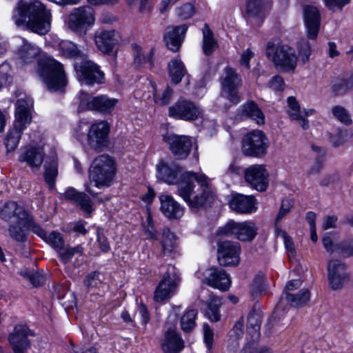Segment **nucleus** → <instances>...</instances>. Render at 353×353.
<instances>
[{
  "mask_svg": "<svg viewBox=\"0 0 353 353\" xmlns=\"http://www.w3.org/2000/svg\"><path fill=\"white\" fill-rule=\"evenodd\" d=\"M263 8V0H246L245 11L250 17H260Z\"/></svg>",
  "mask_w": 353,
  "mask_h": 353,
  "instance_id": "nucleus-49",
  "label": "nucleus"
},
{
  "mask_svg": "<svg viewBox=\"0 0 353 353\" xmlns=\"http://www.w3.org/2000/svg\"><path fill=\"white\" fill-rule=\"evenodd\" d=\"M33 101L29 97L19 99L15 104V120L13 127L23 132L32 119Z\"/></svg>",
  "mask_w": 353,
  "mask_h": 353,
  "instance_id": "nucleus-15",
  "label": "nucleus"
},
{
  "mask_svg": "<svg viewBox=\"0 0 353 353\" xmlns=\"http://www.w3.org/2000/svg\"><path fill=\"white\" fill-rule=\"evenodd\" d=\"M173 90L170 87H167L161 96L158 97L156 94H154V99L157 103L161 105H165L170 102Z\"/></svg>",
  "mask_w": 353,
  "mask_h": 353,
  "instance_id": "nucleus-58",
  "label": "nucleus"
},
{
  "mask_svg": "<svg viewBox=\"0 0 353 353\" xmlns=\"http://www.w3.org/2000/svg\"><path fill=\"white\" fill-rule=\"evenodd\" d=\"M288 103L290 108L288 114L290 118L292 119H299L301 117L302 113L298 101L294 97H290L288 99Z\"/></svg>",
  "mask_w": 353,
  "mask_h": 353,
  "instance_id": "nucleus-52",
  "label": "nucleus"
},
{
  "mask_svg": "<svg viewBox=\"0 0 353 353\" xmlns=\"http://www.w3.org/2000/svg\"><path fill=\"white\" fill-rule=\"evenodd\" d=\"M45 152L41 148L28 147L21 153L19 161L26 163L34 172L40 170L43 162Z\"/></svg>",
  "mask_w": 353,
  "mask_h": 353,
  "instance_id": "nucleus-25",
  "label": "nucleus"
},
{
  "mask_svg": "<svg viewBox=\"0 0 353 353\" xmlns=\"http://www.w3.org/2000/svg\"><path fill=\"white\" fill-rule=\"evenodd\" d=\"M159 199L161 211L165 216L170 219H178L183 216L184 208L171 196L161 195Z\"/></svg>",
  "mask_w": 353,
  "mask_h": 353,
  "instance_id": "nucleus-28",
  "label": "nucleus"
},
{
  "mask_svg": "<svg viewBox=\"0 0 353 353\" xmlns=\"http://www.w3.org/2000/svg\"><path fill=\"white\" fill-rule=\"evenodd\" d=\"M203 50L205 55H210L217 48L218 43L214 37V34L208 23L202 28Z\"/></svg>",
  "mask_w": 353,
  "mask_h": 353,
  "instance_id": "nucleus-39",
  "label": "nucleus"
},
{
  "mask_svg": "<svg viewBox=\"0 0 353 353\" xmlns=\"http://www.w3.org/2000/svg\"><path fill=\"white\" fill-rule=\"evenodd\" d=\"M327 272L330 285L333 290L341 289L348 280L345 264L340 260H330L327 264Z\"/></svg>",
  "mask_w": 353,
  "mask_h": 353,
  "instance_id": "nucleus-21",
  "label": "nucleus"
},
{
  "mask_svg": "<svg viewBox=\"0 0 353 353\" xmlns=\"http://www.w3.org/2000/svg\"><path fill=\"white\" fill-rule=\"evenodd\" d=\"M210 271L209 276L205 279V283L208 285L220 290H228L230 286L231 281L226 272L217 268H212Z\"/></svg>",
  "mask_w": 353,
  "mask_h": 353,
  "instance_id": "nucleus-27",
  "label": "nucleus"
},
{
  "mask_svg": "<svg viewBox=\"0 0 353 353\" xmlns=\"http://www.w3.org/2000/svg\"><path fill=\"white\" fill-rule=\"evenodd\" d=\"M78 80L86 85H93L102 83L104 74L98 65L91 60L82 59L74 65Z\"/></svg>",
  "mask_w": 353,
  "mask_h": 353,
  "instance_id": "nucleus-10",
  "label": "nucleus"
},
{
  "mask_svg": "<svg viewBox=\"0 0 353 353\" xmlns=\"http://www.w3.org/2000/svg\"><path fill=\"white\" fill-rule=\"evenodd\" d=\"M147 225H144V230L148 238L150 239H157V230L154 228L152 219L150 214L147 217Z\"/></svg>",
  "mask_w": 353,
  "mask_h": 353,
  "instance_id": "nucleus-60",
  "label": "nucleus"
},
{
  "mask_svg": "<svg viewBox=\"0 0 353 353\" xmlns=\"http://www.w3.org/2000/svg\"><path fill=\"white\" fill-rule=\"evenodd\" d=\"M45 241L48 243L57 252L62 250L63 246L65 245V241L63 236L60 232L53 231L47 235Z\"/></svg>",
  "mask_w": 353,
  "mask_h": 353,
  "instance_id": "nucleus-50",
  "label": "nucleus"
},
{
  "mask_svg": "<svg viewBox=\"0 0 353 353\" xmlns=\"http://www.w3.org/2000/svg\"><path fill=\"white\" fill-rule=\"evenodd\" d=\"M268 147V137L260 130L247 133L242 140V151L245 156L262 158L266 155Z\"/></svg>",
  "mask_w": 353,
  "mask_h": 353,
  "instance_id": "nucleus-7",
  "label": "nucleus"
},
{
  "mask_svg": "<svg viewBox=\"0 0 353 353\" xmlns=\"http://www.w3.org/2000/svg\"><path fill=\"white\" fill-rule=\"evenodd\" d=\"M292 205L293 201L290 199H285L282 201L281 206L276 218V222L279 221L290 212Z\"/></svg>",
  "mask_w": 353,
  "mask_h": 353,
  "instance_id": "nucleus-59",
  "label": "nucleus"
},
{
  "mask_svg": "<svg viewBox=\"0 0 353 353\" xmlns=\"http://www.w3.org/2000/svg\"><path fill=\"white\" fill-rule=\"evenodd\" d=\"M269 173L263 165H253L244 170V178L252 188L263 192L268 186Z\"/></svg>",
  "mask_w": 353,
  "mask_h": 353,
  "instance_id": "nucleus-18",
  "label": "nucleus"
},
{
  "mask_svg": "<svg viewBox=\"0 0 353 353\" xmlns=\"http://www.w3.org/2000/svg\"><path fill=\"white\" fill-rule=\"evenodd\" d=\"M168 115L176 119L191 121L201 118L203 112L193 101L181 98L169 108Z\"/></svg>",
  "mask_w": 353,
  "mask_h": 353,
  "instance_id": "nucleus-11",
  "label": "nucleus"
},
{
  "mask_svg": "<svg viewBox=\"0 0 353 353\" xmlns=\"http://www.w3.org/2000/svg\"><path fill=\"white\" fill-rule=\"evenodd\" d=\"M95 22L94 10L89 6L74 8L70 13L68 26L70 30L78 34H85L88 28Z\"/></svg>",
  "mask_w": 353,
  "mask_h": 353,
  "instance_id": "nucleus-9",
  "label": "nucleus"
},
{
  "mask_svg": "<svg viewBox=\"0 0 353 353\" xmlns=\"http://www.w3.org/2000/svg\"><path fill=\"white\" fill-rule=\"evenodd\" d=\"M59 256L63 263H69L75 254L82 255L83 253V248L81 245L75 247L63 246L62 250L58 251Z\"/></svg>",
  "mask_w": 353,
  "mask_h": 353,
  "instance_id": "nucleus-47",
  "label": "nucleus"
},
{
  "mask_svg": "<svg viewBox=\"0 0 353 353\" xmlns=\"http://www.w3.org/2000/svg\"><path fill=\"white\" fill-rule=\"evenodd\" d=\"M22 134L23 131L14 127L8 131L4 141L8 152H13L17 148Z\"/></svg>",
  "mask_w": 353,
  "mask_h": 353,
  "instance_id": "nucleus-45",
  "label": "nucleus"
},
{
  "mask_svg": "<svg viewBox=\"0 0 353 353\" xmlns=\"http://www.w3.org/2000/svg\"><path fill=\"white\" fill-rule=\"evenodd\" d=\"M217 247V259L221 265L229 266L239 264L241 252L239 243L223 241L218 243Z\"/></svg>",
  "mask_w": 353,
  "mask_h": 353,
  "instance_id": "nucleus-16",
  "label": "nucleus"
},
{
  "mask_svg": "<svg viewBox=\"0 0 353 353\" xmlns=\"http://www.w3.org/2000/svg\"><path fill=\"white\" fill-rule=\"evenodd\" d=\"M168 67L172 81L175 84L179 83L187 72L183 62L174 59L169 62Z\"/></svg>",
  "mask_w": 353,
  "mask_h": 353,
  "instance_id": "nucleus-40",
  "label": "nucleus"
},
{
  "mask_svg": "<svg viewBox=\"0 0 353 353\" xmlns=\"http://www.w3.org/2000/svg\"><path fill=\"white\" fill-rule=\"evenodd\" d=\"M225 76L221 81L223 90L227 98L234 104L241 101V96L238 88L241 85L242 80L235 70L230 67L224 70Z\"/></svg>",
  "mask_w": 353,
  "mask_h": 353,
  "instance_id": "nucleus-17",
  "label": "nucleus"
},
{
  "mask_svg": "<svg viewBox=\"0 0 353 353\" xmlns=\"http://www.w3.org/2000/svg\"><path fill=\"white\" fill-rule=\"evenodd\" d=\"M332 113L337 120L345 125H350L352 122L350 114L341 105L333 106Z\"/></svg>",
  "mask_w": 353,
  "mask_h": 353,
  "instance_id": "nucleus-51",
  "label": "nucleus"
},
{
  "mask_svg": "<svg viewBox=\"0 0 353 353\" xmlns=\"http://www.w3.org/2000/svg\"><path fill=\"white\" fill-rule=\"evenodd\" d=\"M33 335V332L26 325H16L8 337L14 353H24L28 350L30 347V341L28 337Z\"/></svg>",
  "mask_w": 353,
  "mask_h": 353,
  "instance_id": "nucleus-19",
  "label": "nucleus"
},
{
  "mask_svg": "<svg viewBox=\"0 0 353 353\" xmlns=\"http://www.w3.org/2000/svg\"><path fill=\"white\" fill-rule=\"evenodd\" d=\"M353 88V72L348 76L338 77L332 83L331 91L334 96L345 94Z\"/></svg>",
  "mask_w": 353,
  "mask_h": 353,
  "instance_id": "nucleus-36",
  "label": "nucleus"
},
{
  "mask_svg": "<svg viewBox=\"0 0 353 353\" xmlns=\"http://www.w3.org/2000/svg\"><path fill=\"white\" fill-rule=\"evenodd\" d=\"M115 174V162L108 154L97 157L89 168L90 181L99 188L110 186Z\"/></svg>",
  "mask_w": 353,
  "mask_h": 353,
  "instance_id": "nucleus-3",
  "label": "nucleus"
},
{
  "mask_svg": "<svg viewBox=\"0 0 353 353\" xmlns=\"http://www.w3.org/2000/svg\"><path fill=\"white\" fill-rule=\"evenodd\" d=\"M183 341L175 330L168 329L161 343L163 352L167 353H179L183 350Z\"/></svg>",
  "mask_w": 353,
  "mask_h": 353,
  "instance_id": "nucleus-29",
  "label": "nucleus"
},
{
  "mask_svg": "<svg viewBox=\"0 0 353 353\" xmlns=\"http://www.w3.org/2000/svg\"><path fill=\"white\" fill-rule=\"evenodd\" d=\"M310 293L308 290L303 289L296 294L285 293L287 302L293 307H303L309 301Z\"/></svg>",
  "mask_w": 353,
  "mask_h": 353,
  "instance_id": "nucleus-43",
  "label": "nucleus"
},
{
  "mask_svg": "<svg viewBox=\"0 0 353 353\" xmlns=\"http://www.w3.org/2000/svg\"><path fill=\"white\" fill-rule=\"evenodd\" d=\"M44 168V180L49 188L52 189L55 186V181L58 175V162L57 158L52 157L47 159Z\"/></svg>",
  "mask_w": 353,
  "mask_h": 353,
  "instance_id": "nucleus-38",
  "label": "nucleus"
},
{
  "mask_svg": "<svg viewBox=\"0 0 353 353\" xmlns=\"http://www.w3.org/2000/svg\"><path fill=\"white\" fill-rule=\"evenodd\" d=\"M30 223V217L29 216L28 223L26 225L15 223L10 225L9 228V234L11 238L18 242L26 241L27 239L26 230L29 228Z\"/></svg>",
  "mask_w": 353,
  "mask_h": 353,
  "instance_id": "nucleus-46",
  "label": "nucleus"
},
{
  "mask_svg": "<svg viewBox=\"0 0 353 353\" xmlns=\"http://www.w3.org/2000/svg\"><path fill=\"white\" fill-rule=\"evenodd\" d=\"M257 228L252 221L237 223L230 221L224 226L219 228L216 232L218 236H234L241 241H251L257 234Z\"/></svg>",
  "mask_w": 353,
  "mask_h": 353,
  "instance_id": "nucleus-8",
  "label": "nucleus"
},
{
  "mask_svg": "<svg viewBox=\"0 0 353 353\" xmlns=\"http://www.w3.org/2000/svg\"><path fill=\"white\" fill-rule=\"evenodd\" d=\"M58 50L63 57L68 59H83L85 57V54L77 45L68 40L60 41L58 45Z\"/></svg>",
  "mask_w": 353,
  "mask_h": 353,
  "instance_id": "nucleus-37",
  "label": "nucleus"
},
{
  "mask_svg": "<svg viewBox=\"0 0 353 353\" xmlns=\"http://www.w3.org/2000/svg\"><path fill=\"white\" fill-rule=\"evenodd\" d=\"M176 185L178 194L192 208L210 205L214 199L210 179L205 174L184 172Z\"/></svg>",
  "mask_w": 353,
  "mask_h": 353,
  "instance_id": "nucleus-2",
  "label": "nucleus"
},
{
  "mask_svg": "<svg viewBox=\"0 0 353 353\" xmlns=\"http://www.w3.org/2000/svg\"><path fill=\"white\" fill-rule=\"evenodd\" d=\"M188 28L185 24L167 28L163 41L169 50L172 52H177L179 50Z\"/></svg>",
  "mask_w": 353,
  "mask_h": 353,
  "instance_id": "nucleus-24",
  "label": "nucleus"
},
{
  "mask_svg": "<svg viewBox=\"0 0 353 353\" xmlns=\"http://www.w3.org/2000/svg\"><path fill=\"white\" fill-rule=\"evenodd\" d=\"M131 48L134 58L133 65L136 68H139L143 64H148V68L152 69L154 66V49H150V51L146 53L140 46L135 43L131 45Z\"/></svg>",
  "mask_w": 353,
  "mask_h": 353,
  "instance_id": "nucleus-31",
  "label": "nucleus"
},
{
  "mask_svg": "<svg viewBox=\"0 0 353 353\" xmlns=\"http://www.w3.org/2000/svg\"><path fill=\"white\" fill-rule=\"evenodd\" d=\"M256 200L253 196H247L241 194L232 195L230 201V208L238 213L249 214L254 212Z\"/></svg>",
  "mask_w": 353,
  "mask_h": 353,
  "instance_id": "nucleus-26",
  "label": "nucleus"
},
{
  "mask_svg": "<svg viewBox=\"0 0 353 353\" xmlns=\"http://www.w3.org/2000/svg\"><path fill=\"white\" fill-rule=\"evenodd\" d=\"M262 322V316L260 312L252 310L248 316L247 330L252 338L259 336V330Z\"/></svg>",
  "mask_w": 353,
  "mask_h": 353,
  "instance_id": "nucleus-41",
  "label": "nucleus"
},
{
  "mask_svg": "<svg viewBox=\"0 0 353 353\" xmlns=\"http://www.w3.org/2000/svg\"><path fill=\"white\" fill-rule=\"evenodd\" d=\"M310 45L307 41L302 40L299 43V56L303 63H306L310 57Z\"/></svg>",
  "mask_w": 353,
  "mask_h": 353,
  "instance_id": "nucleus-53",
  "label": "nucleus"
},
{
  "mask_svg": "<svg viewBox=\"0 0 353 353\" xmlns=\"http://www.w3.org/2000/svg\"><path fill=\"white\" fill-rule=\"evenodd\" d=\"M204 341L208 349H210L213 343L214 332L208 324L203 325Z\"/></svg>",
  "mask_w": 353,
  "mask_h": 353,
  "instance_id": "nucleus-63",
  "label": "nucleus"
},
{
  "mask_svg": "<svg viewBox=\"0 0 353 353\" xmlns=\"http://www.w3.org/2000/svg\"><path fill=\"white\" fill-rule=\"evenodd\" d=\"M78 98V112L92 110L102 114H110L118 103V99L115 98H110L105 94L92 97L82 90L79 92Z\"/></svg>",
  "mask_w": 353,
  "mask_h": 353,
  "instance_id": "nucleus-6",
  "label": "nucleus"
},
{
  "mask_svg": "<svg viewBox=\"0 0 353 353\" xmlns=\"http://www.w3.org/2000/svg\"><path fill=\"white\" fill-rule=\"evenodd\" d=\"M12 19L17 26L45 35L51 28L52 13L39 1L21 0L13 10Z\"/></svg>",
  "mask_w": 353,
  "mask_h": 353,
  "instance_id": "nucleus-1",
  "label": "nucleus"
},
{
  "mask_svg": "<svg viewBox=\"0 0 353 353\" xmlns=\"http://www.w3.org/2000/svg\"><path fill=\"white\" fill-rule=\"evenodd\" d=\"M20 274L27 279L34 287L41 286L46 281V277L43 274L27 268L22 269Z\"/></svg>",
  "mask_w": 353,
  "mask_h": 353,
  "instance_id": "nucleus-48",
  "label": "nucleus"
},
{
  "mask_svg": "<svg viewBox=\"0 0 353 353\" xmlns=\"http://www.w3.org/2000/svg\"><path fill=\"white\" fill-rule=\"evenodd\" d=\"M336 247L339 250V253L347 257L353 256V240L343 241L336 244Z\"/></svg>",
  "mask_w": 353,
  "mask_h": 353,
  "instance_id": "nucleus-57",
  "label": "nucleus"
},
{
  "mask_svg": "<svg viewBox=\"0 0 353 353\" xmlns=\"http://www.w3.org/2000/svg\"><path fill=\"white\" fill-rule=\"evenodd\" d=\"M163 141L177 159H186L192 147L191 138L185 135L168 133L163 137Z\"/></svg>",
  "mask_w": 353,
  "mask_h": 353,
  "instance_id": "nucleus-14",
  "label": "nucleus"
},
{
  "mask_svg": "<svg viewBox=\"0 0 353 353\" xmlns=\"http://www.w3.org/2000/svg\"><path fill=\"white\" fill-rule=\"evenodd\" d=\"M97 243L101 251L103 253L108 252L110 250V245L107 237L104 235L102 228L97 229Z\"/></svg>",
  "mask_w": 353,
  "mask_h": 353,
  "instance_id": "nucleus-54",
  "label": "nucleus"
},
{
  "mask_svg": "<svg viewBox=\"0 0 353 353\" xmlns=\"http://www.w3.org/2000/svg\"><path fill=\"white\" fill-rule=\"evenodd\" d=\"M39 74L51 91H61L67 84L63 65L54 59H41L39 61Z\"/></svg>",
  "mask_w": 353,
  "mask_h": 353,
  "instance_id": "nucleus-4",
  "label": "nucleus"
},
{
  "mask_svg": "<svg viewBox=\"0 0 353 353\" xmlns=\"http://www.w3.org/2000/svg\"><path fill=\"white\" fill-rule=\"evenodd\" d=\"M40 52L41 49L37 46L24 39L18 50V57L23 63H30L37 58Z\"/></svg>",
  "mask_w": 353,
  "mask_h": 353,
  "instance_id": "nucleus-33",
  "label": "nucleus"
},
{
  "mask_svg": "<svg viewBox=\"0 0 353 353\" xmlns=\"http://www.w3.org/2000/svg\"><path fill=\"white\" fill-rule=\"evenodd\" d=\"M222 304V299L220 297L213 294L210 296L206 316L212 322H217L220 320L219 307Z\"/></svg>",
  "mask_w": 353,
  "mask_h": 353,
  "instance_id": "nucleus-42",
  "label": "nucleus"
},
{
  "mask_svg": "<svg viewBox=\"0 0 353 353\" xmlns=\"http://www.w3.org/2000/svg\"><path fill=\"white\" fill-rule=\"evenodd\" d=\"M265 55L283 72H293L296 68L297 57L295 50L287 45L276 46L273 42L268 41Z\"/></svg>",
  "mask_w": 353,
  "mask_h": 353,
  "instance_id": "nucleus-5",
  "label": "nucleus"
},
{
  "mask_svg": "<svg viewBox=\"0 0 353 353\" xmlns=\"http://www.w3.org/2000/svg\"><path fill=\"white\" fill-rule=\"evenodd\" d=\"M164 274L154 293L156 302L163 303L169 299L174 293L179 283V279L174 272V268L171 267Z\"/></svg>",
  "mask_w": 353,
  "mask_h": 353,
  "instance_id": "nucleus-12",
  "label": "nucleus"
},
{
  "mask_svg": "<svg viewBox=\"0 0 353 353\" xmlns=\"http://www.w3.org/2000/svg\"><path fill=\"white\" fill-rule=\"evenodd\" d=\"M303 19L307 28V37L310 39H315L319 34L321 25L319 10L313 6H305Z\"/></svg>",
  "mask_w": 353,
  "mask_h": 353,
  "instance_id": "nucleus-23",
  "label": "nucleus"
},
{
  "mask_svg": "<svg viewBox=\"0 0 353 353\" xmlns=\"http://www.w3.org/2000/svg\"><path fill=\"white\" fill-rule=\"evenodd\" d=\"M163 256L172 257L176 248V237L168 228H164L161 240Z\"/></svg>",
  "mask_w": 353,
  "mask_h": 353,
  "instance_id": "nucleus-35",
  "label": "nucleus"
},
{
  "mask_svg": "<svg viewBox=\"0 0 353 353\" xmlns=\"http://www.w3.org/2000/svg\"><path fill=\"white\" fill-rule=\"evenodd\" d=\"M253 292L261 293L265 290V277L263 274H257L252 285Z\"/></svg>",
  "mask_w": 353,
  "mask_h": 353,
  "instance_id": "nucleus-61",
  "label": "nucleus"
},
{
  "mask_svg": "<svg viewBox=\"0 0 353 353\" xmlns=\"http://www.w3.org/2000/svg\"><path fill=\"white\" fill-rule=\"evenodd\" d=\"M178 16L183 20L192 17L194 14V8L191 3H185L177 8Z\"/></svg>",
  "mask_w": 353,
  "mask_h": 353,
  "instance_id": "nucleus-56",
  "label": "nucleus"
},
{
  "mask_svg": "<svg viewBox=\"0 0 353 353\" xmlns=\"http://www.w3.org/2000/svg\"><path fill=\"white\" fill-rule=\"evenodd\" d=\"M63 196L65 199L76 202L88 214H90L94 210L93 203L84 192H79L72 188H69L63 194Z\"/></svg>",
  "mask_w": 353,
  "mask_h": 353,
  "instance_id": "nucleus-30",
  "label": "nucleus"
},
{
  "mask_svg": "<svg viewBox=\"0 0 353 353\" xmlns=\"http://www.w3.org/2000/svg\"><path fill=\"white\" fill-rule=\"evenodd\" d=\"M269 87L275 91H283L285 88L283 79L281 76L275 75L270 81Z\"/></svg>",
  "mask_w": 353,
  "mask_h": 353,
  "instance_id": "nucleus-62",
  "label": "nucleus"
},
{
  "mask_svg": "<svg viewBox=\"0 0 353 353\" xmlns=\"http://www.w3.org/2000/svg\"><path fill=\"white\" fill-rule=\"evenodd\" d=\"M324 2L330 10L337 8L339 10H342L345 6L350 3V0H324Z\"/></svg>",
  "mask_w": 353,
  "mask_h": 353,
  "instance_id": "nucleus-64",
  "label": "nucleus"
},
{
  "mask_svg": "<svg viewBox=\"0 0 353 353\" xmlns=\"http://www.w3.org/2000/svg\"><path fill=\"white\" fill-rule=\"evenodd\" d=\"M110 126L107 121H101L93 123L87 134L88 146L97 151H102L107 145Z\"/></svg>",
  "mask_w": 353,
  "mask_h": 353,
  "instance_id": "nucleus-13",
  "label": "nucleus"
},
{
  "mask_svg": "<svg viewBox=\"0 0 353 353\" xmlns=\"http://www.w3.org/2000/svg\"><path fill=\"white\" fill-rule=\"evenodd\" d=\"M198 311L196 309H190L183 314L181 318V327L185 332H192L196 326V318Z\"/></svg>",
  "mask_w": 353,
  "mask_h": 353,
  "instance_id": "nucleus-44",
  "label": "nucleus"
},
{
  "mask_svg": "<svg viewBox=\"0 0 353 353\" xmlns=\"http://www.w3.org/2000/svg\"><path fill=\"white\" fill-rule=\"evenodd\" d=\"M99 276L100 272L98 271L88 274L83 281L84 285L86 286L88 289L97 287L98 285L101 283Z\"/></svg>",
  "mask_w": 353,
  "mask_h": 353,
  "instance_id": "nucleus-55",
  "label": "nucleus"
},
{
  "mask_svg": "<svg viewBox=\"0 0 353 353\" xmlns=\"http://www.w3.org/2000/svg\"><path fill=\"white\" fill-rule=\"evenodd\" d=\"M0 216L6 221L26 225L28 223L29 215L25 209L14 201L7 202L0 212Z\"/></svg>",
  "mask_w": 353,
  "mask_h": 353,
  "instance_id": "nucleus-20",
  "label": "nucleus"
},
{
  "mask_svg": "<svg viewBox=\"0 0 353 353\" xmlns=\"http://www.w3.org/2000/svg\"><path fill=\"white\" fill-rule=\"evenodd\" d=\"M183 169L178 165L161 164L158 168V178L168 184H176L180 176L182 174Z\"/></svg>",
  "mask_w": 353,
  "mask_h": 353,
  "instance_id": "nucleus-32",
  "label": "nucleus"
},
{
  "mask_svg": "<svg viewBox=\"0 0 353 353\" xmlns=\"http://www.w3.org/2000/svg\"><path fill=\"white\" fill-rule=\"evenodd\" d=\"M119 41V33L114 30L99 29L94 34L95 44L103 53H110Z\"/></svg>",
  "mask_w": 353,
  "mask_h": 353,
  "instance_id": "nucleus-22",
  "label": "nucleus"
},
{
  "mask_svg": "<svg viewBox=\"0 0 353 353\" xmlns=\"http://www.w3.org/2000/svg\"><path fill=\"white\" fill-rule=\"evenodd\" d=\"M241 115L254 121L258 125L265 123V115L254 101H249L241 105Z\"/></svg>",
  "mask_w": 353,
  "mask_h": 353,
  "instance_id": "nucleus-34",
  "label": "nucleus"
}]
</instances>
